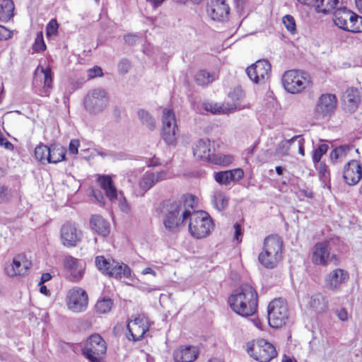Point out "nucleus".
<instances>
[{
  "mask_svg": "<svg viewBox=\"0 0 362 362\" xmlns=\"http://www.w3.org/2000/svg\"><path fill=\"white\" fill-rule=\"evenodd\" d=\"M228 303L237 314L243 317L251 316L257 310V293L251 285L243 284L230 296Z\"/></svg>",
  "mask_w": 362,
  "mask_h": 362,
  "instance_id": "1",
  "label": "nucleus"
},
{
  "mask_svg": "<svg viewBox=\"0 0 362 362\" xmlns=\"http://www.w3.org/2000/svg\"><path fill=\"white\" fill-rule=\"evenodd\" d=\"M66 302L70 310L74 313L83 312L88 307V294L81 288L74 287L68 291Z\"/></svg>",
  "mask_w": 362,
  "mask_h": 362,
  "instance_id": "12",
  "label": "nucleus"
},
{
  "mask_svg": "<svg viewBox=\"0 0 362 362\" xmlns=\"http://www.w3.org/2000/svg\"><path fill=\"white\" fill-rule=\"evenodd\" d=\"M208 16L214 21H225L228 19L230 8L226 0H209L207 3Z\"/></svg>",
  "mask_w": 362,
  "mask_h": 362,
  "instance_id": "17",
  "label": "nucleus"
},
{
  "mask_svg": "<svg viewBox=\"0 0 362 362\" xmlns=\"http://www.w3.org/2000/svg\"><path fill=\"white\" fill-rule=\"evenodd\" d=\"M353 148L352 146L349 145H342L335 148L329 154L331 162L333 164L343 162Z\"/></svg>",
  "mask_w": 362,
  "mask_h": 362,
  "instance_id": "31",
  "label": "nucleus"
},
{
  "mask_svg": "<svg viewBox=\"0 0 362 362\" xmlns=\"http://www.w3.org/2000/svg\"><path fill=\"white\" fill-rule=\"evenodd\" d=\"M114 259H109L105 258L104 256H97L95 257V266L99 271L105 275H108V273L112 267V263Z\"/></svg>",
  "mask_w": 362,
  "mask_h": 362,
  "instance_id": "39",
  "label": "nucleus"
},
{
  "mask_svg": "<svg viewBox=\"0 0 362 362\" xmlns=\"http://www.w3.org/2000/svg\"><path fill=\"white\" fill-rule=\"evenodd\" d=\"M293 146H296L298 148V153L302 156H305L304 149V138L302 135H296L293 136Z\"/></svg>",
  "mask_w": 362,
  "mask_h": 362,
  "instance_id": "53",
  "label": "nucleus"
},
{
  "mask_svg": "<svg viewBox=\"0 0 362 362\" xmlns=\"http://www.w3.org/2000/svg\"><path fill=\"white\" fill-rule=\"evenodd\" d=\"M59 24L56 19H52L46 26V35L50 37L57 35L58 33Z\"/></svg>",
  "mask_w": 362,
  "mask_h": 362,
  "instance_id": "50",
  "label": "nucleus"
},
{
  "mask_svg": "<svg viewBox=\"0 0 362 362\" xmlns=\"http://www.w3.org/2000/svg\"><path fill=\"white\" fill-rule=\"evenodd\" d=\"M14 4L11 0H3L0 3V21L8 22L13 16Z\"/></svg>",
  "mask_w": 362,
  "mask_h": 362,
  "instance_id": "34",
  "label": "nucleus"
},
{
  "mask_svg": "<svg viewBox=\"0 0 362 362\" xmlns=\"http://www.w3.org/2000/svg\"><path fill=\"white\" fill-rule=\"evenodd\" d=\"M329 241H322L315 243L311 254L312 262L318 266H327L335 258L336 255L331 252Z\"/></svg>",
  "mask_w": 362,
  "mask_h": 362,
  "instance_id": "13",
  "label": "nucleus"
},
{
  "mask_svg": "<svg viewBox=\"0 0 362 362\" xmlns=\"http://www.w3.org/2000/svg\"><path fill=\"white\" fill-rule=\"evenodd\" d=\"M247 354L259 362H269L276 355L275 347L264 339H259L247 343Z\"/></svg>",
  "mask_w": 362,
  "mask_h": 362,
  "instance_id": "7",
  "label": "nucleus"
},
{
  "mask_svg": "<svg viewBox=\"0 0 362 362\" xmlns=\"http://www.w3.org/2000/svg\"><path fill=\"white\" fill-rule=\"evenodd\" d=\"M310 305L317 311H323L327 305L321 293H315L310 297Z\"/></svg>",
  "mask_w": 362,
  "mask_h": 362,
  "instance_id": "41",
  "label": "nucleus"
},
{
  "mask_svg": "<svg viewBox=\"0 0 362 362\" xmlns=\"http://www.w3.org/2000/svg\"><path fill=\"white\" fill-rule=\"evenodd\" d=\"M162 137L168 144H174L177 140V126L175 115L169 108L163 110L162 116Z\"/></svg>",
  "mask_w": 362,
  "mask_h": 362,
  "instance_id": "11",
  "label": "nucleus"
},
{
  "mask_svg": "<svg viewBox=\"0 0 362 362\" xmlns=\"http://www.w3.org/2000/svg\"><path fill=\"white\" fill-rule=\"evenodd\" d=\"M35 158L42 163L47 162V158L49 156V146L40 144L38 145L35 149Z\"/></svg>",
  "mask_w": 362,
  "mask_h": 362,
  "instance_id": "44",
  "label": "nucleus"
},
{
  "mask_svg": "<svg viewBox=\"0 0 362 362\" xmlns=\"http://www.w3.org/2000/svg\"><path fill=\"white\" fill-rule=\"evenodd\" d=\"M233 160V157L230 155L215 154L213 156L210 163L226 166L230 165Z\"/></svg>",
  "mask_w": 362,
  "mask_h": 362,
  "instance_id": "42",
  "label": "nucleus"
},
{
  "mask_svg": "<svg viewBox=\"0 0 362 362\" xmlns=\"http://www.w3.org/2000/svg\"><path fill=\"white\" fill-rule=\"evenodd\" d=\"M98 182L100 187L105 191L108 199L114 202L117 199V190L114 185L112 176L107 175H98Z\"/></svg>",
  "mask_w": 362,
  "mask_h": 362,
  "instance_id": "28",
  "label": "nucleus"
},
{
  "mask_svg": "<svg viewBox=\"0 0 362 362\" xmlns=\"http://www.w3.org/2000/svg\"><path fill=\"white\" fill-rule=\"evenodd\" d=\"M343 177L347 185H356L362 178V164L356 160H350L344 167Z\"/></svg>",
  "mask_w": 362,
  "mask_h": 362,
  "instance_id": "20",
  "label": "nucleus"
},
{
  "mask_svg": "<svg viewBox=\"0 0 362 362\" xmlns=\"http://www.w3.org/2000/svg\"><path fill=\"white\" fill-rule=\"evenodd\" d=\"M228 97L230 99L233 103H226V105L227 107H234L233 111L235 110H241L245 107V105L240 104V102L245 97L243 90L240 87H236L233 90L230 91L228 94Z\"/></svg>",
  "mask_w": 362,
  "mask_h": 362,
  "instance_id": "33",
  "label": "nucleus"
},
{
  "mask_svg": "<svg viewBox=\"0 0 362 362\" xmlns=\"http://www.w3.org/2000/svg\"><path fill=\"white\" fill-rule=\"evenodd\" d=\"M228 171L231 177V182L238 181L244 175V172L241 168H235Z\"/></svg>",
  "mask_w": 362,
  "mask_h": 362,
  "instance_id": "56",
  "label": "nucleus"
},
{
  "mask_svg": "<svg viewBox=\"0 0 362 362\" xmlns=\"http://www.w3.org/2000/svg\"><path fill=\"white\" fill-rule=\"evenodd\" d=\"M33 49L35 52H40L46 49V45L43 39V35L41 32L37 34Z\"/></svg>",
  "mask_w": 362,
  "mask_h": 362,
  "instance_id": "51",
  "label": "nucleus"
},
{
  "mask_svg": "<svg viewBox=\"0 0 362 362\" xmlns=\"http://www.w3.org/2000/svg\"><path fill=\"white\" fill-rule=\"evenodd\" d=\"M337 98L333 94H322L315 105V112L318 118L329 117L337 107Z\"/></svg>",
  "mask_w": 362,
  "mask_h": 362,
  "instance_id": "15",
  "label": "nucleus"
},
{
  "mask_svg": "<svg viewBox=\"0 0 362 362\" xmlns=\"http://www.w3.org/2000/svg\"><path fill=\"white\" fill-rule=\"evenodd\" d=\"M90 226L97 234L106 237L110 232V226L108 221L100 215H93L90 219Z\"/></svg>",
  "mask_w": 362,
  "mask_h": 362,
  "instance_id": "29",
  "label": "nucleus"
},
{
  "mask_svg": "<svg viewBox=\"0 0 362 362\" xmlns=\"http://www.w3.org/2000/svg\"><path fill=\"white\" fill-rule=\"evenodd\" d=\"M137 116L141 124L146 126L148 129L153 130L156 127V120L151 115L144 109H139L137 111Z\"/></svg>",
  "mask_w": 362,
  "mask_h": 362,
  "instance_id": "37",
  "label": "nucleus"
},
{
  "mask_svg": "<svg viewBox=\"0 0 362 362\" xmlns=\"http://www.w3.org/2000/svg\"><path fill=\"white\" fill-rule=\"evenodd\" d=\"M12 31L3 25H0V40H6L11 37Z\"/></svg>",
  "mask_w": 362,
  "mask_h": 362,
  "instance_id": "59",
  "label": "nucleus"
},
{
  "mask_svg": "<svg viewBox=\"0 0 362 362\" xmlns=\"http://www.w3.org/2000/svg\"><path fill=\"white\" fill-rule=\"evenodd\" d=\"M52 72L50 68L38 66L34 73L33 88L42 97H48L52 89Z\"/></svg>",
  "mask_w": 362,
  "mask_h": 362,
  "instance_id": "10",
  "label": "nucleus"
},
{
  "mask_svg": "<svg viewBox=\"0 0 362 362\" xmlns=\"http://www.w3.org/2000/svg\"><path fill=\"white\" fill-rule=\"evenodd\" d=\"M204 109L213 114H228L233 112V107H227L226 104H218L213 102L204 103Z\"/></svg>",
  "mask_w": 362,
  "mask_h": 362,
  "instance_id": "35",
  "label": "nucleus"
},
{
  "mask_svg": "<svg viewBox=\"0 0 362 362\" xmlns=\"http://www.w3.org/2000/svg\"><path fill=\"white\" fill-rule=\"evenodd\" d=\"M109 95L105 90L95 88L90 90L83 98V107L90 115L103 112L109 104Z\"/></svg>",
  "mask_w": 362,
  "mask_h": 362,
  "instance_id": "5",
  "label": "nucleus"
},
{
  "mask_svg": "<svg viewBox=\"0 0 362 362\" xmlns=\"http://www.w3.org/2000/svg\"><path fill=\"white\" fill-rule=\"evenodd\" d=\"M193 153L198 159L210 163L214 155V142L209 139H200L194 145Z\"/></svg>",
  "mask_w": 362,
  "mask_h": 362,
  "instance_id": "22",
  "label": "nucleus"
},
{
  "mask_svg": "<svg viewBox=\"0 0 362 362\" xmlns=\"http://www.w3.org/2000/svg\"><path fill=\"white\" fill-rule=\"evenodd\" d=\"M336 315L338 318L341 321H346L348 319V313L346 310L344 308H340L339 310H336Z\"/></svg>",
  "mask_w": 362,
  "mask_h": 362,
  "instance_id": "62",
  "label": "nucleus"
},
{
  "mask_svg": "<svg viewBox=\"0 0 362 362\" xmlns=\"http://www.w3.org/2000/svg\"><path fill=\"white\" fill-rule=\"evenodd\" d=\"M31 267V262L23 254L15 256L12 262L5 267V272L9 276L24 275Z\"/></svg>",
  "mask_w": 362,
  "mask_h": 362,
  "instance_id": "18",
  "label": "nucleus"
},
{
  "mask_svg": "<svg viewBox=\"0 0 362 362\" xmlns=\"http://www.w3.org/2000/svg\"><path fill=\"white\" fill-rule=\"evenodd\" d=\"M127 327L128 331L127 338L131 339L130 335L133 341L140 340L148 329L146 320L139 317L129 321Z\"/></svg>",
  "mask_w": 362,
  "mask_h": 362,
  "instance_id": "24",
  "label": "nucleus"
},
{
  "mask_svg": "<svg viewBox=\"0 0 362 362\" xmlns=\"http://www.w3.org/2000/svg\"><path fill=\"white\" fill-rule=\"evenodd\" d=\"M63 264L64 268L70 274L71 281L78 282L83 278L85 264L81 260L68 255L64 257Z\"/></svg>",
  "mask_w": 362,
  "mask_h": 362,
  "instance_id": "21",
  "label": "nucleus"
},
{
  "mask_svg": "<svg viewBox=\"0 0 362 362\" xmlns=\"http://www.w3.org/2000/svg\"><path fill=\"white\" fill-rule=\"evenodd\" d=\"M66 149L59 144H53L49 146V156L47 163H57L65 159Z\"/></svg>",
  "mask_w": 362,
  "mask_h": 362,
  "instance_id": "32",
  "label": "nucleus"
},
{
  "mask_svg": "<svg viewBox=\"0 0 362 362\" xmlns=\"http://www.w3.org/2000/svg\"><path fill=\"white\" fill-rule=\"evenodd\" d=\"M211 202L217 210L221 211L227 206L228 200L223 192L217 191L214 193Z\"/></svg>",
  "mask_w": 362,
  "mask_h": 362,
  "instance_id": "38",
  "label": "nucleus"
},
{
  "mask_svg": "<svg viewBox=\"0 0 362 362\" xmlns=\"http://www.w3.org/2000/svg\"><path fill=\"white\" fill-rule=\"evenodd\" d=\"M139 39V36L137 35L129 34L124 37V40L127 44L133 45L136 43Z\"/></svg>",
  "mask_w": 362,
  "mask_h": 362,
  "instance_id": "63",
  "label": "nucleus"
},
{
  "mask_svg": "<svg viewBox=\"0 0 362 362\" xmlns=\"http://www.w3.org/2000/svg\"><path fill=\"white\" fill-rule=\"evenodd\" d=\"M120 197H117V199L119 201V207L120 210L124 213H128L130 211V206L127 203L125 197H123V194L119 192Z\"/></svg>",
  "mask_w": 362,
  "mask_h": 362,
  "instance_id": "55",
  "label": "nucleus"
},
{
  "mask_svg": "<svg viewBox=\"0 0 362 362\" xmlns=\"http://www.w3.org/2000/svg\"><path fill=\"white\" fill-rule=\"evenodd\" d=\"M329 148L326 144H321L313 151V161L315 164L319 163L322 156L325 155Z\"/></svg>",
  "mask_w": 362,
  "mask_h": 362,
  "instance_id": "46",
  "label": "nucleus"
},
{
  "mask_svg": "<svg viewBox=\"0 0 362 362\" xmlns=\"http://www.w3.org/2000/svg\"><path fill=\"white\" fill-rule=\"evenodd\" d=\"M299 196H303L308 198L313 197V192L310 189H303L298 192Z\"/></svg>",
  "mask_w": 362,
  "mask_h": 362,
  "instance_id": "64",
  "label": "nucleus"
},
{
  "mask_svg": "<svg viewBox=\"0 0 362 362\" xmlns=\"http://www.w3.org/2000/svg\"><path fill=\"white\" fill-rule=\"evenodd\" d=\"M107 276L119 280L122 279L132 280V272L129 267L126 264L116 261H113V263H112V267Z\"/></svg>",
  "mask_w": 362,
  "mask_h": 362,
  "instance_id": "30",
  "label": "nucleus"
},
{
  "mask_svg": "<svg viewBox=\"0 0 362 362\" xmlns=\"http://www.w3.org/2000/svg\"><path fill=\"white\" fill-rule=\"evenodd\" d=\"M214 179L218 183L224 185H228L232 182L231 177L228 170L215 173Z\"/></svg>",
  "mask_w": 362,
  "mask_h": 362,
  "instance_id": "48",
  "label": "nucleus"
},
{
  "mask_svg": "<svg viewBox=\"0 0 362 362\" xmlns=\"http://www.w3.org/2000/svg\"><path fill=\"white\" fill-rule=\"evenodd\" d=\"M352 20L351 21L348 32L351 33H361L362 32V17L355 13L351 16Z\"/></svg>",
  "mask_w": 362,
  "mask_h": 362,
  "instance_id": "45",
  "label": "nucleus"
},
{
  "mask_svg": "<svg viewBox=\"0 0 362 362\" xmlns=\"http://www.w3.org/2000/svg\"><path fill=\"white\" fill-rule=\"evenodd\" d=\"M308 74L300 70H288L282 76V83L285 90L290 93H298L310 85Z\"/></svg>",
  "mask_w": 362,
  "mask_h": 362,
  "instance_id": "6",
  "label": "nucleus"
},
{
  "mask_svg": "<svg viewBox=\"0 0 362 362\" xmlns=\"http://www.w3.org/2000/svg\"><path fill=\"white\" fill-rule=\"evenodd\" d=\"M194 78L199 86H206L215 80V75L205 70H200L196 74Z\"/></svg>",
  "mask_w": 362,
  "mask_h": 362,
  "instance_id": "40",
  "label": "nucleus"
},
{
  "mask_svg": "<svg viewBox=\"0 0 362 362\" xmlns=\"http://www.w3.org/2000/svg\"><path fill=\"white\" fill-rule=\"evenodd\" d=\"M268 322L272 327H281L288 320L289 312L286 303L281 298L271 301L267 308Z\"/></svg>",
  "mask_w": 362,
  "mask_h": 362,
  "instance_id": "8",
  "label": "nucleus"
},
{
  "mask_svg": "<svg viewBox=\"0 0 362 362\" xmlns=\"http://www.w3.org/2000/svg\"><path fill=\"white\" fill-rule=\"evenodd\" d=\"M354 13L346 8H339L334 11L333 14V21L339 28L348 31L351 21Z\"/></svg>",
  "mask_w": 362,
  "mask_h": 362,
  "instance_id": "26",
  "label": "nucleus"
},
{
  "mask_svg": "<svg viewBox=\"0 0 362 362\" xmlns=\"http://www.w3.org/2000/svg\"><path fill=\"white\" fill-rule=\"evenodd\" d=\"M103 75L102 69L100 66H95L88 70V78L91 79Z\"/></svg>",
  "mask_w": 362,
  "mask_h": 362,
  "instance_id": "57",
  "label": "nucleus"
},
{
  "mask_svg": "<svg viewBox=\"0 0 362 362\" xmlns=\"http://www.w3.org/2000/svg\"><path fill=\"white\" fill-rule=\"evenodd\" d=\"M82 233L75 224L66 223L61 228L60 238L62 243L67 247H75L81 239Z\"/></svg>",
  "mask_w": 362,
  "mask_h": 362,
  "instance_id": "19",
  "label": "nucleus"
},
{
  "mask_svg": "<svg viewBox=\"0 0 362 362\" xmlns=\"http://www.w3.org/2000/svg\"><path fill=\"white\" fill-rule=\"evenodd\" d=\"M166 173L164 171L157 173L146 172L142 177L139 187L141 189V195L151 188L157 182L165 179Z\"/></svg>",
  "mask_w": 362,
  "mask_h": 362,
  "instance_id": "27",
  "label": "nucleus"
},
{
  "mask_svg": "<svg viewBox=\"0 0 362 362\" xmlns=\"http://www.w3.org/2000/svg\"><path fill=\"white\" fill-rule=\"evenodd\" d=\"M11 192L8 187L5 185L0 186V203L8 202L11 199Z\"/></svg>",
  "mask_w": 362,
  "mask_h": 362,
  "instance_id": "54",
  "label": "nucleus"
},
{
  "mask_svg": "<svg viewBox=\"0 0 362 362\" xmlns=\"http://www.w3.org/2000/svg\"><path fill=\"white\" fill-rule=\"evenodd\" d=\"M341 100L344 109L347 112H354L362 101V95L358 88H349L344 93Z\"/></svg>",
  "mask_w": 362,
  "mask_h": 362,
  "instance_id": "23",
  "label": "nucleus"
},
{
  "mask_svg": "<svg viewBox=\"0 0 362 362\" xmlns=\"http://www.w3.org/2000/svg\"><path fill=\"white\" fill-rule=\"evenodd\" d=\"M293 145V137L281 141L277 146L276 151L278 154L286 156L288 154L290 147Z\"/></svg>",
  "mask_w": 362,
  "mask_h": 362,
  "instance_id": "47",
  "label": "nucleus"
},
{
  "mask_svg": "<svg viewBox=\"0 0 362 362\" xmlns=\"http://www.w3.org/2000/svg\"><path fill=\"white\" fill-rule=\"evenodd\" d=\"M271 65L267 60L257 61L246 69L249 78L255 83H264L269 77Z\"/></svg>",
  "mask_w": 362,
  "mask_h": 362,
  "instance_id": "14",
  "label": "nucleus"
},
{
  "mask_svg": "<svg viewBox=\"0 0 362 362\" xmlns=\"http://www.w3.org/2000/svg\"><path fill=\"white\" fill-rule=\"evenodd\" d=\"M339 4V0H316L315 9L317 13L326 14L332 11Z\"/></svg>",
  "mask_w": 362,
  "mask_h": 362,
  "instance_id": "36",
  "label": "nucleus"
},
{
  "mask_svg": "<svg viewBox=\"0 0 362 362\" xmlns=\"http://www.w3.org/2000/svg\"><path fill=\"white\" fill-rule=\"evenodd\" d=\"M190 210L187 209L180 202H168L163 211V225L169 232L176 233L188 218Z\"/></svg>",
  "mask_w": 362,
  "mask_h": 362,
  "instance_id": "3",
  "label": "nucleus"
},
{
  "mask_svg": "<svg viewBox=\"0 0 362 362\" xmlns=\"http://www.w3.org/2000/svg\"><path fill=\"white\" fill-rule=\"evenodd\" d=\"M234 229H235V236H234V239L240 243L241 242L242 240V229H241V226L240 224L238 223H235L234 225Z\"/></svg>",
  "mask_w": 362,
  "mask_h": 362,
  "instance_id": "61",
  "label": "nucleus"
},
{
  "mask_svg": "<svg viewBox=\"0 0 362 362\" xmlns=\"http://www.w3.org/2000/svg\"><path fill=\"white\" fill-rule=\"evenodd\" d=\"M130 68V62L127 59H122L119 63V69L122 74H125Z\"/></svg>",
  "mask_w": 362,
  "mask_h": 362,
  "instance_id": "60",
  "label": "nucleus"
},
{
  "mask_svg": "<svg viewBox=\"0 0 362 362\" xmlns=\"http://www.w3.org/2000/svg\"><path fill=\"white\" fill-rule=\"evenodd\" d=\"M106 351L105 341L100 334H93L84 343L82 354L90 362H101V358Z\"/></svg>",
  "mask_w": 362,
  "mask_h": 362,
  "instance_id": "9",
  "label": "nucleus"
},
{
  "mask_svg": "<svg viewBox=\"0 0 362 362\" xmlns=\"http://www.w3.org/2000/svg\"><path fill=\"white\" fill-rule=\"evenodd\" d=\"M317 169L318 170L320 177L323 182H326L329 179V172L325 163H319Z\"/></svg>",
  "mask_w": 362,
  "mask_h": 362,
  "instance_id": "52",
  "label": "nucleus"
},
{
  "mask_svg": "<svg viewBox=\"0 0 362 362\" xmlns=\"http://www.w3.org/2000/svg\"><path fill=\"white\" fill-rule=\"evenodd\" d=\"M189 231L195 238L206 237L214 228V224L209 214L204 211H191L188 216Z\"/></svg>",
  "mask_w": 362,
  "mask_h": 362,
  "instance_id": "4",
  "label": "nucleus"
},
{
  "mask_svg": "<svg viewBox=\"0 0 362 362\" xmlns=\"http://www.w3.org/2000/svg\"><path fill=\"white\" fill-rule=\"evenodd\" d=\"M79 146V141L77 139L71 140L69 146V154L76 156L78 153V148Z\"/></svg>",
  "mask_w": 362,
  "mask_h": 362,
  "instance_id": "58",
  "label": "nucleus"
},
{
  "mask_svg": "<svg viewBox=\"0 0 362 362\" xmlns=\"http://www.w3.org/2000/svg\"><path fill=\"white\" fill-rule=\"evenodd\" d=\"M282 22L286 30L291 34H294L296 31V25L294 18L291 15H286L282 18Z\"/></svg>",
  "mask_w": 362,
  "mask_h": 362,
  "instance_id": "49",
  "label": "nucleus"
},
{
  "mask_svg": "<svg viewBox=\"0 0 362 362\" xmlns=\"http://www.w3.org/2000/svg\"><path fill=\"white\" fill-rule=\"evenodd\" d=\"M112 305V300L109 298H103L98 300L95 305V310L98 313L105 314L108 313Z\"/></svg>",
  "mask_w": 362,
  "mask_h": 362,
  "instance_id": "43",
  "label": "nucleus"
},
{
  "mask_svg": "<svg viewBox=\"0 0 362 362\" xmlns=\"http://www.w3.org/2000/svg\"><path fill=\"white\" fill-rule=\"evenodd\" d=\"M283 243L278 235L267 236L263 243L262 251L259 254V262L267 269H274L282 257Z\"/></svg>",
  "mask_w": 362,
  "mask_h": 362,
  "instance_id": "2",
  "label": "nucleus"
},
{
  "mask_svg": "<svg viewBox=\"0 0 362 362\" xmlns=\"http://www.w3.org/2000/svg\"><path fill=\"white\" fill-rule=\"evenodd\" d=\"M199 355V350L194 346H181L175 350L173 358L175 362H193Z\"/></svg>",
  "mask_w": 362,
  "mask_h": 362,
  "instance_id": "25",
  "label": "nucleus"
},
{
  "mask_svg": "<svg viewBox=\"0 0 362 362\" xmlns=\"http://www.w3.org/2000/svg\"><path fill=\"white\" fill-rule=\"evenodd\" d=\"M349 279V274L342 269H335L327 274L325 279V286L332 291H339L341 286Z\"/></svg>",
  "mask_w": 362,
  "mask_h": 362,
  "instance_id": "16",
  "label": "nucleus"
}]
</instances>
